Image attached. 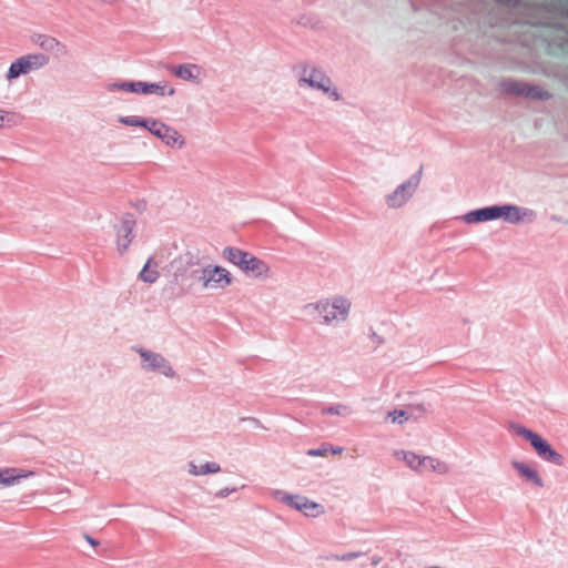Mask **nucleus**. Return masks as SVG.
<instances>
[{"label":"nucleus","mask_w":568,"mask_h":568,"mask_svg":"<svg viewBox=\"0 0 568 568\" xmlns=\"http://www.w3.org/2000/svg\"><path fill=\"white\" fill-rule=\"evenodd\" d=\"M306 308L320 325L334 327L348 322L353 302L345 294H333L315 300Z\"/></svg>","instance_id":"f257e3e1"},{"label":"nucleus","mask_w":568,"mask_h":568,"mask_svg":"<svg viewBox=\"0 0 568 568\" xmlns=\"http://www.w3.org/2000/svg\"><path fill=\"white\" fill-rule=\"evenodd\" d=\"M297 84L302 89L321 92L329 102H341L344 97L331 77L318 65L302 62L294 69Z\"/></svg>","instance_id":"f03ea898"},{"label":"nucleus","mask_w":568,"mask_h":568,"mask_svg":"<svg viewBox=\"0 0 568 568\" xmlns=\"http://www.w3.org/2000/svg\"><path fill=\"white\" fill-rule=\"evenodd\" d=\"M511 432L526 440L535 454L545 463L555 466H562L565 463L564 456L552 447V445L544 438L540 434L520 425L515 424L510 426Z\"/></svg>","instance_id":"7ed1b4c3"},{"label":"nucleus","mask_w":568,"mask_h":568,"mask_svg":"<svg viewBox=\"0 0 568 568\" xmlns=\"http://www.w3.org/2000/svg\"><path fill=\"white\" fill-rule=\"evenodd\" d=\"M272 496L275 500L301 514L307 519H317L326 515L324 504L310 498L303 494H293L285 490H274Z\"/></svg>","instance_id":"20e7f679"},{"label":"nucleus","mask_w":568,"mask_h":568,"mask_svg":"<svg viewBox=\"0 0 568 568\" xmlns=\"http://www.w3.org/2000/svg\"><path fill=\"white\" fill-rule=\"evenodd\" d=\"M49 57L42 52H30L14 59L8 67L4 79L13 83L20 77L38 71L49 64Z\"/></svg>","instance_id":"39448f33"},{"label":"nucleus","mask_w":568,"mask_h":568,"mask_svg":"<svg viewBox=\"0 0 568 568\" xmlns=\"http://www.w3.org/2000/svg\"><path fill=\"white\" fill-rule=\"evenodd\" d=\"M233 282L232 273L219 264H207L201 268L199 274L200 286L205 292H224Z\"/></svg>","instance_id":"423d86ee"},{"label":"nucleus","mask_w":568,"mask_h":568,"mask_svg":"<svg viewBox=\"0 0 568 568\" xmlns=\"http://www.w3.org/2000/svg\"><path fill=\"white\" fill-rule=\"evenodd\" d=\"M140 357V368L148 374H155L172 379L176 372L172 364L160 353L138 346L133 348Z\"/></svg>","instance_id":"0eeeda50"},{"label":"nucleus","mask_w":568,"mask_h":568,"mask_svg":"<svg viewBox=\"0 0 568 568\" xmlns=\"http://www.w3.org/2000/svg\"><path fill=\"white\" fill-rule=\"evenodd\" d=\"M420 172H417L399 183L384 196V203L389 210H400L415 196L420 184Z\"/></svg>","instance_id":"6e6552de"},{"label":"nucleus","mask_w":568,"mask_h":568,"mask_svg":"<svg viewBox=\"0 0 568 568\" xmlns=\"http://www.w3.org/2000/svg\"><path fill=\"white\" fill-rule=\"evenodd\" d=\"M149 125L148 131L159 139L165 146L174 150H182L185 148L186 139L175 128L156 119H152Z\"/></svg>","instance_id":"1a4fd4ad"},{"label":"nucleus","mask_w":568,"mask_h":568,"mask_svg":"<svg viewBox=\"0 0 568 568\" xmlns=\"http://www.w3.org/2000/svg\"><path fill=\"white\" fill-rule=\"evenodd\" d=\"M510 465L521 483L536 489H542L545 487L546 483L542 475L531 462L514 458Z\"/></svg>","instance_id":"9d476101"},{"label":"nucleus","mask_w":568,"mask_h":568,"mask_svg":"<svg viewBox=\"0 0 568 568\" xmlns=\"http://www.w3.org/2000/svg\"><path fill=\"white\" fill-rule=\"evenodd\" d=\"M497 221L503 220L509 224L531 223L536 220V212L531 209L515 205L503 204L497 205Z\"/></svg>","instance_id":"9b49d317"},{"label":"nucleus","mask_w":568,"mask_h":568,"mask_svg":"<svg viewBox=\"0 0 568 568\" xmlns=\"http://www.w3.org/2000/svg\"><path fill=\"white\" fill-rule=\"evenodd\" d=\"M134 220L126 216L114 226L113 245L114 251L119 256H124L134 240Z\"/></svg>","instance_id":"f8f14e48"},{"label":"nucleus","mask_w":568,"mask_h":568,"mask_svg":"<svg viewBox=\"0 0 568 568\" xmlns=\"http://www.w3.org/2000/svg\"><path fill=\"white\" fill-rule=\"evenodd\" d=\"M172 73L178 79L192 84H200L206 78L205 70L201 65L192 62L175 65L172 69Z\"/></svg>","instance_id":"ddd939ff"},{"label":"nucleus","mask_w":568,"mask_h":568,"mask_svg":"<svg viewBox=\"0 0 568 568\" xmlns=\"http://www.w3.org/2000/svg\"><path fill=\"white\" fill-rule=\"evenodd\" d=\"M135 93L143 95H156L160 98H171L175 95L176 91L173 85L164 80L159 82L136 81Z\"/></svg>","instance_id":"4468645a"},{"label":"nucleus","mask_w":568,"mask_h":568,"mask_svg":"<svg viewBox=\"0 0 568 568\" xmlns=\"http://www.w3.org/2000/svg\"><path fill=\"white\" fill-rule=\"evenodd\" d=\"M449 471L450 466L447 462L435 456L423 454L415 470V473L419 475L435 474L439 476L447 475Z\"/></svg>","instance_id":"2eb2a0df"},{"label":"nucleus","mask_w":568,"mask_h":568,"mask_svg":"<svg viewBox=\"0 0 568 568\" xmlns=\"http://www.w3.org/2000/svg\"><path fill=\"white\" fill-rule=\"evenodd\" d=\"M449 471L450 466L447 462L435 456L423 454L415 470V473L419 475L435 474L439 476L447 475Z\"/></svg>","instance_id":"dca6fc26"},{"label":"nucleus","mask_w":568,"mask_h":568,"mask_svg":"<svg viewBox=\"0 0 568 568\" xmlns=\"http://www.w3.org/2000/svg\"><path fill=\"white\" fill-rule=\"evenodd\" d=\"M460 221L466 225H476L497 221L496 205L484 206L464 213Z\"/></svg>","instance_id":"f3484780"},{"label":"nucleus","mask_w":568,"mask_h":568,"mask_svg":"<svg viewBox=\"0 0 568 568\" xmlns=\"http://www.w3.org/2000/svg\"><path fill=\"white\" fill-rule=\"evenodd\" d=\"M34 475V471L23 468L0 467V486L4 488L13 487Z\"/></svg>","instance_id":"a211bd4d"},{"label":"nucleus","mask_w":568,"mask_h":568,"mask_svg":"<svg viewBox=\"0 0 568 568\" xmlns=\"http://www.w3.org/2000/svg\"><path fill=\"white\" fill-rule=\"evenodd\" d=\"M243 274L254 280L266 281L272 277L273 272L271 265L267 262L253 255Z\"/></svg>","instance_id":"6ab92c4d"},{"label":"nucleus","mask_w":568,"mask_h":568,"mask_svg":"<svg viewBox=\"0 0 568 568\" xmlns=\"http://www.w3.org/2000/svg\"><path fill=\"white\" fill-rule=\"evenodd\" d=\"M222 254H223V257L229 263H231L232 265L237 267L242 273L244 272V270L246 268V265H248V262L251 261V258L254 255L247 251H244V250H241V248L234 247V246L224 247Z\"/></svg>","instance_id":"aec40b11"},{"label":"nucleus","mask_w":568,"mask_h":568,"mask_svg":"<svg viewBox=\"0 0 568 568\" xmlns=\"http://www.w3.org/2000/svg\"><path fill=\"white\" fill-rule=\"evenodd\" d=\"M423 407H407L404 409H394L387 413V419L393 424L403 425L418 419L424 414Z\"/></svg>","instance_id":"412c9836"},{"label":"nucleus","mask_w":568,"mask_h":568,"mask_svg":"<svg viewBox=\"0 0 568 568\" xmlns=\"http://www.w3.org/2000/svg\"><path fill=\"white\" fill-rule=\"evenodd\" d=\"M30 40L38 48L50 52L62 51L65 48L59 39L45 33H33Z\"/></svg>","instance_id":"4be33fe9"},{"label":"nucleus","mask_w":568,"mask_h":568,"mask_svg":"<svg viewBox=\"0 0 568 568\" xmlns=\"http://www.w3.org/2000/svg\"><path fill=\"white\" fill-rule=\"evenodd\" d=\"M221 470V466L216 462H205L202 464H197L195 462H190L187 464V471L191 476L199 477L211 474H217Z\"/></svg>","instance_id":"5701e85b"},{"label":"nucleus","mask_w":568,"mask_h":568,"mask_svg":"<svg viewBox=\"0 0 568 568\" xmlns=\"http://www.w3.org/2000/svg\"><path fill=\"white\" fill-rule=\"evenodd\" d=\"M160 278L159 263L150 257L139 273V280L146 284H154Z\"/></svg>","instance_id":"b1692460"},{"label":"nucleus","mask_w":568,"mask_h":568,"mask_svg":"<svg viewBox=\"0 0 568 568\" xmlns=\"http://www.w3.org/2000/svg\"><path fill=\"white\" fill-rule=\"evenodd\" d=\"M393 456L398 463H402L405 467L415 473L422 454L407 449H397L394 452Z\"/></svg>","instance_id":"393cba45"},{"label":"nucleus","mask_w":568,"mask_h":568,"mask_svg":"<svg viewBox=\"0 0 568 568\" xmlns=\"http://www.w3.org/2000/svg\"><path fill=\"white\" fill-rule=\"evenodd\" d=\"M118 121L128 126H141L149 130L152 119H144L136 115L120 116Z\"/></svg>","instance_id":"a878e982"},{"label":"nucleus","mask_w":568,"mask_h":568,"mask_svg":"<svg viewBox=\"0 0 568 568\" xmlns=\"http://www.w3.org/2000/svg\"><path fill=\"white\" fill-rule=\"evenodd\" d=\"M325 415H336L342 417H347L352 414V409L349 406L345 404H336L328 407L323 408L322 410Z\"/></svg>","instance_id":"bb28decb"},{"label":"nucleus","mask_w":568,"mask_h":568,"mask_svg":"<svg viewBox=\"0 0 568 568\" xmlns=\"http://www.w3.org/2000/svg\"><path fill=\"white\" fill-rule=\"evenodd\" d=\"M136 81L114 82L109 85L110 91H125L135 93Z\"/></svg>","instance_id":"cd10ccee"},{"label":"nucleus","mask_w":568,"mask_h":568,"mask_svg":"<svg viewBox=\"0 0 568 568\" xmlns=\"http://www.w3.org/2000/svg\"><path fill=\"white\" fill-rule=\"evenodd\" d=\"M12 114L9 111L0 109V129L6 128L11 121Z\"/></svg>","instance_id":"c85d7f7f"},{"label":"nucleus","mask_w":568,"mask_h":568,"mask_svg":"<svg viewBox=\"0 0 568 568\" xmlns=\"http://www.w3.org/2000/svg\"><path fill=\"white\" fill-rule=\"evenodd\" d=\"M307 455L308 456H321V455H323V450H321V449H311V450L307 452Z\"/></svg>","instance_id":"c756f323"},{"label":"nucleus","mask_w":568,"mask_h":568,"mask_svg":"<svg viewBox=\"0 0 568 568\" xmlns=\"http://www.w3.org/2000/svg\"><path fill=\"white\" fill-rule=\"evenodd\" d=\"M233 491H234V489L224 488V489H222V490L219 493V495H220L221 497H226V496H229L230 494H232Z\"/></svg>","instance_id":"7c9ffc66"},{"label":"nucleus","mask_w":568,"mask_h":568,"mask_svg":"<svg viewBox=\"0 0 568 568\" xmlns=\"http://www.w3.org/2000/svg\"><path fill=\"white\" fill-rule=\"evenodd\" d=\"M87 540L89 544H91L92 546H95L97 545V541L93 540L91 537H87Z\"/></svg>","instance_id":"2f4dec72"}]
</instances>
